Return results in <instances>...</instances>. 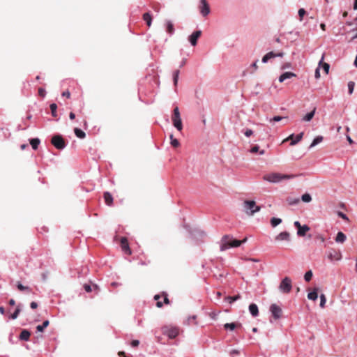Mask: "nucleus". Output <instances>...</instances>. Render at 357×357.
Wrapping results in <instances>:
<instances>
[{
  "mask_svg": "<svg viewBox=\"0 0 357 357\" xmlns=\"http://www.w3.org/2000/svg\"><path fill=\"white\" fill-rule=\"evenodd\" d=\"M248 238L245 237L242 241L234 239L232 236L225 235L221 239L220 250L224 251L231 248H236L245 243Z\"/></svg>",
  "mask_w": 357,
  "mask_h": 357,
  "instance_id": "nucleus-1",
  "label": "nucleus"
},
{
  "mask_svg": "<svg viewBox=\"0 0 357 357\" xmlns=\"http://www.w3.org/2000/svg\"><path fill=\"white\" fill-rule=\"evenodd\" d=\"M294 175L283 174L277 172H272L264 175L263 180L272 183H279L282 180L294 178Z\"/></svg>",
  "mask_w": 357,
  "mask_h": 357,
  "instance_id": "nucleus-2",
  "label": "nucleus"
},
{
  "mask_svg": "<svg viewBox=\"0 0 357 357\" xmlns=\"http://www.w3.org/2000/svg\"><path fill=\"white\" fill-rule=\"evenodd\" d=\"M261 209L254 200H245L243 202V210L248 215H253L255 213L259 212Z\"/></svg>",
  "mask_w": 357,
  "mask_h": 357,
  "instance_id": "nucleus-3",
  "label": "nucleus"
},
{
  "mask_svg": "<svg viewBox=\"0 0 357 357\" xmlns=\"http://www.w3.org/2000/svg\"><path fill=\"white\" fill-rule=\"evenodd\" d=\"M172 121L174 126L177 129V130L181 131L183 128V124L179 109L177 106L174 109Z\"/></svg>",
  "mask_w": 357,
  "mask_h": 357,
  "instance_id": "nucleus-4",
  "label": "nucleus"
},
{
  "mask_svg": "<svg viewBox=\"0 0 357 357\" xmlns=\"http://www.w3.org/2000/svg\"><path fill=\"white\" fill-rule=\"evenodd\" d=\"M292 289L291 280L289 277L284 278L279 285V290L283 294H288Z\"/></svg>",
  "mask_w": 357,
  "mask_h": 357,
  "instance_id": "nucleus-5",
  "label": "nucleus"
},
{
  "mask_svg": "<svg viewBox=\"0 0 357 357\" xmlns=\"http://www.w3.org/2000/svg\"><path fill=\"white\" fill-rule=\"evenodd\" d=\"M51 142L57 149L63 150L66 148V144L61 135H55L52 137Z\"/></svg>",
  "mask_w": 357,
  "mask_h": 357,
  "instance_id": "nucleus-6",
  "label": "nucleus"
},
{
  "mask_svg": "<svg viewBox=\"0 0 357 357\" xmlns=\"http://www.w3.org/2000/svg\"><path fill=\"white\" fill-rule=\"evenodd\" d=\"M183 227L188 230L190 235L194 238H202L206 236L205 232L198 228L191 229H190L189 226L186 225H183Z\"/></svg>",
  "mask_w": 357,
  "mask_h": 357,
  "instance_id": "nucleus-7",
  "label": "nucleus"
},
{
  "mask_svg": "<svg viewBox=\"0 0 357 357\" xmlns=\"http://www.w3.org/2000/svg\"><path fill=\"white\" fill-rule=\"evenodd\" d=\"M270 312L275 320L279 319L282 316V309L276 304H272L270 306Z\"/></svg>",
  "mask_w": 357,
  "mask_h": 357,
  "instance_id": "nucleus-8",
  "label": "nucleus"
},
{
  "mask_svg": "<svg viewBox=\"0 0 357 357\" xmlns=\"http://www.w3.org/2000/svg\"><path fill=\"white\" fill-rule=\"evenodd\" d=\"M199 11L203 17L210 13V7L206 0H200Z\"/></svg>",
  "mask_w": 357,
  "mask_h": 357,
  "instance_id": "nucleus-9",
  "label": "nucleus"
},
{
  "mask_svg": "<svg viewBox=\"0 0 357 357\" xmlns=\"http://www.w3.org/2000/svg\"><path fill=\"white\" fill-rule=\"evenodd\" d=\"M283 56V52L275 53L273 52H269L262 57L261 61L264 63H266L271 59L275 57H282Z\"/></svg>",
  "mask_w": 357,
  "mask_h": 357,
  "instance_id": "nucleus-10",
  "label": "nucleus"
},
{
  "mask_svg": "<svg viewBox=\"0 0 357 357\" xmlns=\"http://www.w3.org/2000/svg\"><path fill=\"white\" fill-rule=\"evenodd\" d=\"M121 246L122 251L126 255H131L132 251L129 247L128 241V239L126 237H122L121 238Z\"/></svg>",
  "mask_w": 357,
  "mask_h": 357,
  "instance_id": "nucleus-11",
  "label": "nucleus"
},
{
  "mask_svg": "<svg viewBox=\"0 0 357 357\" xmlns=\"http://www.w3.org/2000/svg\"><path fill=\"white\" fill-rule=\"evenodd\" d=\"M202 31L200 30H197L194 31L191 35L189 36L188 40L191 45L195 46L197 45V40L200 37Z\"/></svg>",
  "mask_w": 357,
  "mask_h": 357,
  "instance_id": "nucleus-12",
  "label": "nucleus"
},
{
  "mask_svg": "<svg viewBox=\"0 0 357 357\" xmlns=\"http://www.w3.org/2000/svg\"><path fill=\"white\" fill-rule=\"evenodd\" d=\"M328 258L331 260V261H333V260H336V261H339L342 258V255L340 252H337L336 250H333V249H331L328 252Z\"/></svg>",
  "mask_w": 357,
  "mask_h": 357,
  "instance_id": "nucleus-13",
  "label": "nucleus"
},
{
  "mask_svg": "<svg viewBox=\"0 0 357 357\" xmlns=\"http://www.w3.org/2000/svg\"><path fill=\"white\" fill-rule=\"evenodd\" d=\"M164 333L169 338L173 339L178 335V329L176 327L167 328Z\"/></svg>",
  "mask_w": 357,
  "mask_h": 357,
  "instance_id": "nucleus-14",
  "label": "nucleus"
},
{
  "mask_svg": "<svg viewBox=\"0 0 357 357\" xmlns=\"http://www.w3.org/2000/svg\"><path fill=\"white\" fill-rule=\"evenodd\" d=\"M303 132H301L296 135L294 134H291L289 136L288 139L291 140L290 144L291 146L296 145L303 138Z\"/></svg>",
  "mask_w": 357,
  "mask_h": 357,
  "instance_id": "nucleus-15",
  "label": "nucleus"
},
{
  "mask_svg": "<svg viewBox=\"0 0 357 357\" xmlns=\"http://www.w3.org/2000/svg\"><path fill=\"white\" fill-rule=\"evenodd\" d=\"M275 241H290V234L288 231H282L275 236Z\"/></svg>",
  "mask_w": 357,
  "mask_h": 357,
  "instance_id": "nucleus-16",
  "label": "nucleus"
},
{
  "mask_svg": "<svg viewBox=\"0 0 357 357\" xmlns=\"http://www.w3.org/2000/svg\"><path fill=\"white\" fill-rule=\"evenodd\" d=\"M294 77H296V75L295 73L291 72H285L279 77V82H283L287 79H290Z\"/></svg>",
  "mask_w": 357,
  "mask_h": 357,
  "instance_id": "nucleus-17",
  "label": "nucleus"
},
{
  "mask_svg": "<svg viewBox=\"0 0 357 357\" xmlns=\"http://www.w3.org/2000/svg\"><path fill=\"white\" fill-rule=\"evenodd\" d=\"M249 312L253 317H256L259 315L258 306L255 303H251L249 305Z\"/></svg>",
  "mask_w": 357,
  "mask_h": 357,
  "instance_id": "nucleus-18",
  "label": "nucleus"
},
{
  "mask_svg": "<svg viewBox=\"0 0 357 357\" xmlns=\"http://www.w3.org/2000/svg\"><path fill=\"white\" fill-rule=\"evenodd\" d=\"M105 202L107 206H112L113 203L112 195L109 192H105L103 194Z\"/></svg>",
  "mask_w": 357,
  "mask_h": 357,
  "instance_id": "nucleus-19",
  "label": "nucleus"
},
{
  "mask_svg": "<svg viewBox=\"0 0 357 357\" xmlns=\"http://www.w3.org/2000/svg\"><path fill=\"white\" fill-rule=\"evenodd\" d=\"M310 229V228L307 225H304L299 228V229L297 230V235L298 236H305L306 234V232L308 231Z\"/></svg>",
  "mask_w": 357,
  "mask_h": 357,
  "instance_id": "nucleus-20",
  "label": "nucleus"
},
{
  "mask_svg": "<svg viewBox=\"0 0 357 357\" xmlns=\"http://www.w3.org/2000/svg\"><path fill=\"white\" fill-rule=\"evenodd\" d=\"M30 335H31V333L28 330L24 329L20 333L19 337H20V340H21L28 341L29 340Z\"/></svg>",
  "mask_w": 357,
  "mask_h": 357,
  "instance_id": "nucleus-21",
  "label": "nucleus"
},
{
  "mask_svg": "<svg viewBox=\"0 0 357 357\" xmlns=\"http://www.w3.org/2000/svg\"><path fill=\"white\" fill-rule=\"evenodd\" d=\"M316 112V108L314 107L311 112L307 113L302 119L303 121L309 122L314 117Z\"/></svg>",
  "mask_w": 357,
  "mask_h": 357,
  "instance_id": "nucleus-22",
  "label": "nucleus"
},
{
  "mask_svg": "<svg viewBox=\"0 0 357 357\" xmlns=\"http://www.w3.org/2000/svg\"><path fill=\"white\" fill-rule=\"evenodd\" d=\"M174 27L173 23L170 20L166 21V31L170 35H173L174 33Z\"/></svg>",
  "mask_w": 357,
  "mask_h": 357,
  "instance_id": "nucleus-23",
  "label": "nucleus"
},
{
  "mask_svg": "<svg viewBox=\"0 0 357 357\" xmlns=\"http://www.w3.org/2000/svg\"><path fill=\"white\" fill-rule=\"evenodd\" d=\"M347 239L346 235L342 232L338 231L335 238V241L338 243H343Z\"/></svg>",
  "mask_w": 357,
  "mask_h": 357,
  "instance_id": "nucleus-24",
  "label": "nucleus"
},
{
  "mask_svg": "<svg viewBox=\"0 0 357 357\" xmlns=\"http://www.w3.org/2000/svg\"><path fill=\"white\" fill-rule=\"evenodd\" d=\"M30 144L33 150H36L38 148V146L40 143V140L39 138H33L30 140Z\"/></svg>",
  "mask_w": 357,
  "mask_h": 357,
  "instance_id": "nucleus-25",
  "label": "nucleus"
},
{
  "mask_svg": "<svg viewBox=\"0 0 357 357\" xmlns=\"http://www.w3.org/2000/svg\"><path fill=\"white\" fill-rule=\"evenodd\" d=\"M143 20L146 22L147 26L150 27L152 23V17L149 12L143 15Z\"/></svg>",
  "mask_w": 357,
  "mask_h": 357,
  "instance_id": "nucleus-26",
  "label": "nucleus"
},
{
  "mask_svg": "<svg viewBox=\"0 0 357 357\" xmlns=\"http://www.w3.org/2000/svg\"><path fill=\"white\" fill-rule=\"evenodd\" d=\"M17 286V288L21 291H26L27 293H31V289L28 286H24L21 282H18L16 284Z\"/></svg>",
  "mask_w": 357,
  "mask_h": 357,
  "instance_id": "nucleus-27",
  "label": "nucleus"
},
{
  "mask_svg": "<svg viewBox=\"0 0 357 357\" xmlns=\"http://www.w3.org/2000/svg\"><path fill=\"white\" fill-rule=\"evenodd\" d=\"M50 324L49 320H45L41 325H38L36 326V330L38 332H43L45 328H47Z\"/></svg>",
  "mask_w": 357,
  "mask_h": 357,
  "instance_id": "nucleus-28",
  "label": "nucleus"
},
{
  "mask_svg": "<svg viewBox=\"0 0 357 357\" xmlns=\"http://www.w3.org/2000/svg\"><path fill=\"white\" fill-rule=\"evenodd\" d=\"M74 132L75 135L79 139H84L86 137L85 132L79 128H75L74 129Z\"/></svg>",
  "mask_w": 357,
  "mask_h": 357,
  "instance_id": "nucleus-29",
  "label": "nucleus"
},
{
  "mask_svg": "<svg viewBox=\"0 0 357 357\" xmlns=\"http://www.w3.org/2000/svg\"><path fill=\"white\" fill-rule=\"evenodd\" d=\"M323 137L321 135L317 136L313 139L312 142L311 143L310 148H312L315 146H317L318 144L321 143L323 141Z\"/></svg>",
  "mask_w": 357,
  "mask_h": 357,
  "instance_id": "nucleus-30",
  "label": "nucleus"
},
{
  "mask_svg": "<svg viewBox=\"0 0 357 357\" xmlns=\"http://www.w3.org/2000/svg\"><path fill=\"white\" fill-rule=\"evenodd\" d=\"M240 298H241V296H240L239 294H238V295H236V296H226V297L225 298V300L227 302H228L229 303H230V304H231V303H232L233 302H234V301H237V300L240 299Z\"/></svg>",
  "mask_w": 357,
  "mask_h": 357,
  "instance_id": "nucleus-31",
  "label": "nucleus"
},
{
  "mask_svg": "<svg viewBox=\"0 0 357 357\" xmlns=\"http://www.w3.org/2000/svg\"><path fill=\"white\" fill-rule=\"evenodd\" d=\"M307 298L312 301L317 300L318 298L317 289H315L313 291L308 293Z\"/></svg>",
  "mask_w": 357,
  "mask_h": 357,
  "instance_id": "nucleus-32",
  "label": "nucleus"
},
{
  "mask_svg": "<svg viewBox=\"0 0 357 357\" xmlns=\"http://www.w3.org/2000/svg\"><path fill=\"white\" fill-rule=\"evenodd\" d=\"M21 311V308H20V305H18L15 310V312L10 314V319H15L17 318V317L19 316V314Z\"/></svg>",
  "mask_w": 357,
  "mask_h": 357,
  "instance_id": "nucleus-33",
  "label": "nucleus"
},
{
  "mask_svg": "<svg viewBox=\"0 0 357 357\" xmlns=\"http://www.w3.org/2000/svg\"><path fill=\"white\" fill-rule=\"evenodd\" d=\"M282 222V219L279 218H272L271 220V224L273 227H275Z\"/></svg>",
  "mask_w": 357,
  "mask_h": 357,
  "instance_id": "nucleus-34",
  "label": "nucleus"
},
{
  "mask_svg": "<svg viewBox=\"0 0 357 357\" xmlns=\"http://www.w3.org/2000/svg\"><path fill=\"white\" fill-rule=\"evenodd\" d=\"M179 73H180L179 70H176L174 71V73H173V82H174V85L175 86H176V85L178 84Z\"/></svg>",
  "mask_w": 357,
  "mask_h": 357,
  "instance_id": "nucleus-35",
  "label": "nucleus"
},
{
  "mask_svg": "<svg viewBox=\"0 0 357 357\" xmlns=\"http://www.w3.org/2000/svg\"><path fill=\"white\" fill-rule=\"evenodd\" d=\"M301 200L303 202L309 203L312 201V197L309 193H305L301 196Z\"/></svg>",
  "mask_w": 357,
  "mask_h": 357,
  "instance_id": "nucleus-36",
  "label": "nucleus"
},
{
  "mask_svg": "<svg viewBox=\"0 0 357 357\" xmlns=\"http://www.w3.org/2000/svg\"><path fill=\"white\" fill-rule=\"evenodd\" d=\"M236 327V324L234 322L227 323L224 325L225 330L234 331Z\"/></svg>",
  "mask_w": 357,
  "mask_h": 357,
  "instance_id": "nucleus-37",
  "label": "nucleus"
},
{
  "mask_svg": "<svg viewBox=\"0 0 357 357\" xmlns=\"http://www.w3.org/2000/svg\"><path fill=\"white\" fill-rule=\"evenodd\" d=\"M50 107L52 115L54 117H56L57 116V112H56L57 105H56V104L52 103Z\"/></svg>",
  "mask_w": 357,
  "mask_h": 357,
  "instance_id": "nucleus-38",
  "label": "nucleus"
},
{
  "mask_svg": "<svg viewBox=\"0 0 357 357\" xmlns=\"http://www.w3.org/2000/svg\"><path fill=\"white\" fill-rule=\"evenodd\" d=\"M170 139H171L170 144L172 146L178 147L179 146L180 143H179L178 140L177 139L174 138L173 135H170Z\"/></svg>",
  "mask_w": 357,
  "mask_h": 357,
  "instance_id": "nucleus-39",
  "label": "nucleus"
},
{
  "mask_svg": "<svg viewBox=\"0 0 357 357\" xmlns=\"http://www.w3.org/2000/svg\"><path fill=\"white\" fill-rule=\"evenodd\" d=\"M312 272L311 270L307 271L304 275V279L306 282H309L311 280L312 277Z\"/></svg>",
  "mask_w": 357,
  "mask_h": 357,
  "instance_id": "nucleus-40",
  "label": "nucleus"
},
{
  "mask_svg": "<svg viewBox=\"0 0 357 357\" xmlns=\"http://www.w3.org/2000/svg\"><path fill=\"white\" fill-rule=\"evenodd\" d=\"M287 202L289 205H296L299 202V198H291L289 197Z\"/></svg>",
  "mask_w": 357,
  "mask_h": 357,
  "instance_id": "nucleus-41",
  "label": "nucleus"
},
{
  "mask_svg": "<svg viewBox=\"0 0 357 357\" xmlns=\"http://www.w3.org/2000/svg\"><path fill=\"white\" fill-rule=\"evenodd\" d=\"M355 83L352 81H350L348 83V92L349 94H352L354 89Z\"/></svg>",
  "mask_w": 357,
  "mask_h": 357,
  "instance_id": "nucleus-42",
  "label": "nucleus"
},
{
  "mask_svg": "<svg viewBox=\"0 0 357 357\" xmlns=\"http://www.w3.org/2000/svg\"><path fill=\"white\" fill-rule=\"evenodd\" d=\"M287 119V116H275L273 119H271L269 120V121L270 122H272V121L278 122L282 119Z\"/></svg>",
  "mask_w": 357,
  "mask_h": 357,
  "instance_id": "nucleus-43",
  "label": "nucleus"
},
{
  "mask_svg": "<svg viewBox=\"0 0 357 357\" xmlns=\"http://www.w3.org/2000/svg\"><path fill=\"white\" fill-rule=\"evenodd\" d=\"M298 14L299 16V20L303 21V16L306 14V11L304 8H300L298 11Z\"/></svg>",
  "mask_w": 357,
  "mask_h": 357,
  "instance_id": "nucleus-44",
  "label": "nucleus"
},
{
  "mask_svg": "<svg viewBox=\"0 0 357 357\" xmlns=\"http://www.w3.org/2000/svg\"><path fill=\"white\" fill-rule=\"evenodd\" d=\"M326 302V298L324 294H321L320 295V307H324L325 306Z\"/></svg>",
  "mask_w": 357,
  "mask_h": 357,
  "instance_id": "nucleus-45",
  "label": "nucleus"
},
{
  "mask_svg": "<svg viewBox=\"0 0 357 357\" xmlns=\"http://www.w3.org/2000/svg\"><path fill=\"white\" fill-rule=\"evenodd\" d=\"M242 132L247 137H250L253 134V131L251 129H245L243 130Z\"/></svg>",
  "mask_w": 357,
  "mask_h": 357,
  "instance_id": "nucleus-46",
  "label": "nucleus"
},
{
  "mask_svg": "<svg viewBox=\"0 0 357 357\" xmlns=\"http://www.w3.org/2000/svg\"><path fill=\"white\" fill-rule=\"evenodd\" d=\"M259 146L258 145L253 146L251 149L250 150V152L252 153H256L259 152Z\"/></svg>",
  "mask_w": 357,
  "mask_h": 357,
  "instance_id": "nucleus-47",
  "label": "nucleus"
},
{
  "mask_svg": "<svg viewBox=\"0 0 357 357\" xmlns=\"http://www.w3.org/2000/svg\"><path fill=\"white\" fill-rule=\"evenodd\" d=\"M240 354V351L237 349H232L229 351V355L231 357H234L236 355H238Z\"/></svg>",
  "mask_w": 357,
  "mask_h": 357,
  "instance_id": "nucleus-48",
  "label": "nucleus"
},
{
  "mask_svg": "<svg viewBox=\"0 0 357 357\" xmlns=\"http://www.w3.org/2000/svg\"><path fill=\"white\" fill-rule=\"evenodd\" d=\"M323 69L324 70V72L328 74V71H329V69H330V65L327 63H323Z\"/></svg>",
  "mask_w": 357,
  "mask_h": 357,
  "instance_id": "nucleus-49",
  "label": "nucleus"
},
{
  "mask_svg": "<svg viewBox=\"0 0 357 357\" xmlns=\"http://www.w3.org/2000/svg\"><path fill=\"white\" fill-rule=\"evenodd\" d=\"M38 94H39V96H40L42 97H45V96L46 94L45 89H43V88H39V89H38Z\"/></svg>",
  "mask_w": 357,
  "mask_h": 357,
  "instance_id": "nucleus-50",
  "label": "nucleus"
},
{
  "mask_svg": "<svg viewBox=\"0 0 357 357\" xmlns=\"http://www.w3.org/2000/svg\"><path fill=\"white\" fill-rule=\"evenodd\" d=\"M84 289L86 292H91L92 291L91 286L89 284H84Z\"/></svg>",
  "mask_w": 357,
  "mask_h": 357,
  "instance_id": "nucleus-51",
  "label": "nucleus"
},
{
  "mask_svg": "<svg viewBox=\"0 0 357 357\" xmlns=\"http://www.w3.org/2000/svg\"><path fill=\"white\" fill-rule=\"evenodd\" d=\"M139 344V341L137 340H134L131 342L130 345L132 347H136Z\"/></svg>",
  "mask_w": 357,
  "mask_h": 357,
  "instance_id": "nucleus-52",
  "label": "nucleus"
},
{
  "mask_svg": "<svg viewBox=\"0 0 357 357\" xmlns=\"http://www.w3.org/2000/svg\"><path fill=\"white\" fill-rule=\"evenodd\" d=\"M314 77L316 79H319L320 77V71L319 67L315 70Z\"/></svg>",
  "mask_w": 357,
  "mask_h": 357,
  "instance_id": "nucleus-53",
  "label": "nucleus"
},
{
  "mask_svg": "<svg viewBox=\"0 0 357 357\" xmlns=\"http://www.w3.org/2000/svg\"><path fill=\"white\" fill-rule=\"evenodd\" d=\"M316 238L319 240L321 243L325 242V238L322 235H317Z\"/></svg>",
  "mask_w": 357,
  "mask_h": 357,
  "instance_id": "nucleus-54",
  "label": "nucleus"
},
{
  "mask_svg": "<svg viewBox=\"0 0 357 357\" xmlns=\"http://www.w3.org/2000/svg\"><path fill=\"white\" fill-rule=\"evenodd\" d=\"M338 215L344 220H348L347 215L342 212H338Z\"/></svg>",
  "mask_w": 357,
  "mask_h": 357,
  "instance_id": "nucleus-55",
  "label": "nucleus"
},
{
  "mask_svg": "<svg viewBox=\"0 0 357 357\" xmlns=\"http://www.w3.org/2000/svg\"><path fill=\"white\" fill-rule=\"evenodd\" d=\"M258 60L257 59L255 61H254L252 64H251V67L255 68V70H256L257 68H258V66H257V63H258Z\"/></svg>",
  "mask_w": 357,
  "mask_h": 357,
  "instance_id": "nucleus-56",
  "label": "nucleus"
},
{
  "mask_svg": "<svg viewBox=\"0 0 357 357\" xmlns=\"http://www.w3.org/2000/svg\"><path fill=\"white\" fill-rule=\"evenodd\" d=\"M30 307L31 309H36L38 307V303L36 302L33 301L30 303Z\"/></svg>",
  "mask_w": 357,
  "mask_h": 357,
  "instance_id": "nucleus-57",
  "label": "nucleus"
},
{
  "mask_svg": "<svg viewBox=\"0 0 357 357\" xmlns=\"http://www.w3.org/2000/svg\"><path fill=\"white\" fill-rule=\"evenodd\" d=\"M62 96H65V97L69 98L70 96V93L68 91H66L62 93Z\"/></svg>",
  "mask_w": 357,
  "mask_h": 357,
  "instance_id": "nucleus-58",
  "label": "nucleus"
},
{
  "mask_svg": "<svg viewBox=\"0 0 357 357\" xmlns=\"http://www.w3.org/2000/svg\"><path fill=\"white\" fill-rule=\"evenodd\" d=\"M163 296H164V303L166 304L169 303V301L167 294L166 293H164Z\"/></svg>",
  "mask_w": 357,
  "mask_h": 357,
  "instance_id": "nucleus-59",
  "label": "nucleus"
},
{
  "mask_svg": "<svg viewBox=\"0 0 357 357\" xmlns=\"http://www.w3.org/2000/svg\"><path fill=\"white\" fill-rule=\"evenodd\" d=\"M294 225L298 229H299V228H301V227L302 226L299 221H295Z\"/></svg>",
  "mask_w": 357,
  "mask_h": 357,
  "instance_id": "nucleus-60",
  "label": "nucleus"
},
{
  "mask_svg": "<svg viewBox=\"0 0 357 357\" xmlns=\"http://www.w3.org/2000/svg\"><path fill=\"white\" fill-rule=\"evenodd\" d=\"M346 138H347V140L348 141V142L350 144H352L354 143V141L353 139L351 138V137L349 135H347L346 136Z\"/></svg>",
  "mask_w": 357,
  "mask_h": 357,
  "instance_id": "nucleus-61",
  "label": "nucleus"
},
{
  "mask_svg": "<svg viewBox=\"0 0 357 357\" xmlns=\"http://www.w3.org/2000/svg\"><path fill=\"white\" fill-rule=\"evenodd\" d=\"M69 118H70L71 120L75 119V114L73 112H70V114H69Z\"/></svg>",
  "mask_w": 357,
  "mask_h": 357,
  "instance_id": "nucleus-62",
  "label": "nucleus"
},
{
  "mask_svg": "<svg viewBox=\"0 0 357 357\" xmlns=\"http://www.w3.org/2000/svg\"><path fill=\"white\" fill-rule=\"evenodd\" d=\"M185 63H186V59H183L181 61V63H180L179 67H180V68L183 67V66L185 64Z\"/></svg>",
  "mask_w": 357,
  "mask_h": 357,
  "instance_id": "nucleus-63",
  "label": "nucleus"
},
{
  "mask_svg": "<svg viewBox=\"0 0 357 357\" xmlns=\"http://www.w3.org/2000/svg\"><path fill=\"white\" fill-rule=\"evenodd\" d=\"M354 9L357 10V0H354Z\"/></svg>",
  "mask_w": 357,
  "mask_h": 357,
  "instance_id": "nucleus-64",
  "label": "nucleus"
}]
</instances>
